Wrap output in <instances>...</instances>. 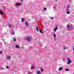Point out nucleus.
<instances>
[{
  "label": "nucleus",
  "instance_id": "obj_20",
  "mask_svg": "<svg viewBox=\"0 0 74 74\" xmlns=\"http://www.w3.org/2000/svg\"><path fill=\"white\" fill-rule=\"evenodd\" d=\"M50 19H54L53 17H50Z\"/></svg>",
  "mask_w": 74,
  "mask_h": 74
},
{
  "label": "nucleus",
  "instance_id": "obj_7",
  "mask_svg": "<svg viewBox=\"0 0 74 74\" xmlns=\"http://www.w3.org/2000/svg\"><path fill=\"white\" fill-rule=\"evenodd\" d=\"M4 14V12L2 11V10H0V14L3 15Z\"/></svg>",
  "mask_w": 74,
  "mask_h": 74
},
{
  "label": "nucleus",
  "instance_id": "obj_36",
  "mask_svg": "<svg viewBox=\"0 0 74 74\" xmlns=\"http://www.w3.org/2000/svg\"><path fill=\"white\" fill-rule=\"evenodd\" d=\"M31 49H32V47H31Z\"/></svg>",
  "mask_w": 74,
  "mask_h": 74
},
{
  "label": "nucleus",
  "instance_id": "obj_12",
  "mask_svg": "<svg viewBox=\"0 0 74 74\" xmlns=\"http://www.w3.org/2000/svg\"><path fill=\"white\" fill-rule=\"evenodd\" d=\"M7 59H11V56H8L7 57Z\"/></svg>",
  "mask_w": 74,
  "mask_h": 74
},
{
  "label": "nucleus",
  "instance_id": "obj_10",
  "mask_svg": "<svg viewBox=\"0 0 74 74\" xmlns=\"http://www.w3.org/2000/svg\"><path fill=\"white\" fill-rule=\"evenodd\" d=\"M41 72L40 71H38L37 72V73L38 74H41Z\"/></svg>",
  "mask_w": 74,
  "mask_h": 74
},
{
  "label": "nucleus",
  "instance_id": "obj_35",
  "mask_svg": "<svg viewBox=\"0 0 74 74\" xmlns=\"http://www.w3.org/2000/svg\"><path fill=\"white\" fill-rule=\"evenodd\" d=\"M56 26H58V25H56Z\"/></svg>",
  "mask_w": 74,
  "mask_h": 74
},
{
  "label": "nucleus",
  "instance_id": "obj_28",
  "mask_svg": "<svg viewBox=\"0 0 74 74\" xmlns=\"http://www.w3.org/2000/svg\"><path fill=\"white\" fill-rule=\"evenodd\" d=\"M2 8H5V6H2Z\"/></svg>",
  "mask_w": 74,
  "mask_h": 74
},
{
  "label": "nucleus",
  "instance_id": "obj_16",
  "mask_svg": "<svg viewBox=\"0 0 74 74\" xmlns=\"http://www.w3.org/2000/svg\"><path fill=\"white\" fill-rule=\"evenodd\" d=\"M67 12V14H70V12L68 11H66Z\"/></svg>",
  "mask_w": 74,
  "mask_h": 74
},
{
  "label": "nucleus",
  "instance_id": "obj_34",
  "mask_svg": "<svg viewBox=\"0 0 74 74\" xmlns=\"http://www.w3.org/2000/svg\"><path fill=\"white\" fill-rule=\"evenodd\" d=\"M61 28H62V26H61Z\"/></svg>",
  "mask_w": 74,
  "mask_h": 74
},
{
  "label": "nucleus",
  "instance_id": "obj_37",
  "mask_svg": "<svg viewBox=\"0 0 74 74\" xmlns=\"http://www.w3.org/2000/svg\"><path fill=\"white\" fill-rule=\"evenodd\" d=\"M73 14H74V13H73Z\"/></svg>",
  "mask_w": 74,
  "mask_h": 74
},
{
  "label": "nucleus",
  "instance_id": "obj_17",
  "mask_svg": "<svg viewBox=\"0 0 74 74\" xmlns=\"http://www.w3.org/2000/svg\"><path fill=\"white\" fill-rule=\"evenodd\" d=\"M13 41H14V42H15V41H16V38H13Z\"/></svg>",
  "mask_w": 74,
  "mask_h": 74
},
{
  "label": "nucleus",
  "instance_id": "obj_31",
  "mask_svg": "<svg viewBox=\"0 0 74 74\" xmlns=\"http://www.w3.org/2000/svg\"><path fill=\"white\" fill-rule=\"evenodd\" d=\"M73 51H74V46H73Z\"/></svg>",
  "mask_w": 74,
  "mask_h": 74
},
{
  "label": "nucleus",
  "instance_id": "obj_21",
  "mask_svg": "<svg viewBox=\"0 0 74 74\" xmlns=\"http://www.w3.org/2000/svg\"><path fill=\"white\" fill-rule=\"evenodd\" d=\"M36 31L38 32V27H36Z\"/></svg>",
  "mask_w": 74,
  "mask_h": 74
},
{
  "label": "nucleus",
  "instance_id": "obj_11",
  "mask_svg": "<svg viewBox=\"0 0 74 74\" xmlns=\"http://www.w3.org/2000/svg\"><path fill=\"white\" fill-rule=\"evenodd\" d=\"M12 26H13V25H11V24H10L9 25V27H10V28H11Z\"/></svg>",
  "mask_w": 74,
  "mask_h": 74
},
{
  "label": "nucleus",
  "instance_id": "obj_5",
  "mask_svg": "<svg viewBox=\"0 0 74 74\" xmlns=\"http://www.w3.org/2000/svg\"><path fill=\"white\" fill-rule=\"evenodd\" d=\"M16 5L17 6H21V4L16 3Z\"/></svg>",
  "mask_w": 74,
  "mask_h": 74
},
{
  "label": "nucleus",
  "instance_id": "obj_8",
  "mask_svg": "<svg viewBox=\"0 0 74 74\" xmlns=\"http://www.w3.org/2000/svg\"><path fill=\"white\" fill-rule=\"evenodd\" d=\"M70 25L67 24V28L68 29H69L70 28Z\"/></svg>",
  "mask_w": 74,
  "mask_h": 74
},
{
  "label": "nucleus",
  "instance_id": "obj_33",
  "mask_svg": "<svg viewBox=\"0 0 74 74\" xmlns=\"http://www.w3.org/2000/svg\"><path fill=\"white\" fill-rule=\"evenodd\" d=\"M21 2H22V0H21Z\"/></svg>",
  "mask_w": 74,
  "mask_h": 74
},
{
  "label": "nucleus",
  "instance_id": "obj_3",
  "mask_svg": "<svg viewBox=\"0 0 74 74\" xmlns=\"http://www.w3.org/2000/svg\"><path fill=\"white\" fill-rule=\"evenodd\" d=\"M15 47L16 48H20V46L19 45H16Z\"/></svg>",
  "mask_w": 74,
  "mask_h": 74
},
{
  "label": "nucleus",
  "instance_id": "obj_26",
  "mask_svg": "<svg viewBox=\"0 0 74 74\" xmlns=\"http://www.w3.org/2000/svg\"><path fill=\"white\" fill-rule=\"evenodd\" d=\"M40 32L41 33H42V30H40Z\"/></svg>",
  "mask_w": 74,
  "mask_h": 74
},
{
  "label": "nucleus",
  "instance_id": "obj_6",
  "mask_svg": "<svg viewBox=\"0 0 74 74\" xmlns=\"http://www.w3.org/2000/svg\"><path fill=\"white\" fill-rule=\"evenodd\" d=\"M25 23L26 24V25L27 27L29 26V24H28V23L27 22V21L25 22Z\"/></svg>",
  "mask_w": 74,
  "mask_h": 74
},
{
  "label": "nucleus",
  "instance_id": "obj_18",
  "mask_svg": "<svg viewBox=\"0 0 74 74\" xmlns=\"http://www.w3.org/2000/svg\"><path fill=\"white\" fill-rule=\"evenodd\" d=\"M53 36L54 37H55H55H56V34H54Z\"/></svg>",
  "mask_w": 74,
  "mask_h": 74
},
{
  "label": "nucleus",
  "instance_id": "obj_14",
  "mask_svg": "<svg viewBox=\"0 0 74 74\" xmlns=\"http://www.w3.org/2000/svg\"><path fill=\"white\" fill-rule=\"evenodd\" d=\"M12 35H14V34H15V32H14V31H12Z\"/></svg>",
  "mask_w": 74,
  "mask_h": 74
},
{
  "label": "nucleus",
  "instance_id": "obj_9",
  "mask_svg": "<svg viewBox=\"0 0 74 74\" xmlns=\"http://www.w3.org/2000/svg\"><path fill=\"white\" fill-rule=\"evenodd\" d=\"M59 70V71H61V70H63V68L62 67H60L59 69H58Z\"/></svg>",
  "mask_w": 74,
  "mask_h": 74
},
{
  "label": "nucleus",
  "instance_id": "obj_27",
  "mask_svg": "<svg viewBox=\"0 0 74 74\" xmlns=\"http://www.w3.org/2000/svg\"><path fill=\"white\" fill-rule=\"evenodd\" d=\"M2 52H2V51H0V54H1H1H2Z\"/></svg>",
  "mask_w": 74,
  "mask_h": 74
},
{
  "label": "nucleus",
  "instance_id": "obj_19",
  "mask_svg": "<svg viewBox=\"0 0 74 74\" xmlns=\"http://www.w3.org/2000/svg\"><path fill=\"white\" fill-rule=\"evenodd\" d=\"M31 69H34V66H32L31 67Z\"/></svg>",
  "mask_w": 74,
  "mask_h": 74
},
{
  "label": "nucleus",
  "instance_id": "obj_15",
  "mask_svg": "<svg viewBox=\"0 0 74 74\" xmlns=\"http://www.w3.org/2000/svg\"><path fill=\"white\" fill-rule=\"evenodd\" d=\"M21 22H23V21H25V18H22L21 20Z\"/></svg>",
  "mask_w": 74,
  "mask_h": 74
},
{
  "label": "nucleus",
  "instance_id": "obj_1",
  "mask_svg": "<svg viewBox=\"0 0 74 74\" xmlns=\"http://www.w3.org/2000/svg\"><path fill=\"white\" fill-rule=\"evenodd\" d=\"M26 39L27 40V41H29V42H30V41H32L31 38L29 37H27L26 38Z\"/></svg>",
  "mask_w": 74,
  "mask_h": 74
},
{
  "label": "nucleus",
  "instance_id": "obj_22",
  "mask_svg": "<svg viewBox=\"0 0 74 74\" xmlns=\"http://www.w3.org/2000/svg\"><path fill=\"white\" fill-rule=\"evenodd\" d=\"M40 70L42 72L43 71L44 69H42V68H41L40 69Z\"/></svg>",
  "mask_w": 74,
  "mask_h": 74
},
{
  "label": "nucleus",
  "instance_id": "obj_23",
  "mask_svg": "<svg viewBox=\"0 0 74 74\" xmlns=\"http://www.w3.org/2000/svg\"><path fill=\"white\" fill-rule=\"evenodd\" d=\"M44 11H46L47 10V8H44Z\"/></svg>",
  "mask_w": 74,
  "mask_h": 74
},
{
  "label": "nucleus",
  "instance_id": "obj_13",
  "mask_svg": "<svg viewBox=\"0 0 74 74\" xmlns=\"http://www.w3.org/2000/svg\"><path fill=\"white\" fill-rule=\"evenodd\" d=\"M69 69L68 68L66 69H65V71H69Z\"/></svg>",
  "mask_w": 74,
  "mask_h": 74
},
{
  "label": "nucleus",
  "instance_id": "obj_30",
  "mask_svg": "<svg viewBox=\"0 0 74 74\" xmlns=\"http://www.w3.org/2000/svg\"><path fill=\"white\" fill-rule=\"evenodd\" d=\"M68 10H69V8H67V10H66V11H68Z\"/></svg>",
  "mask_w": 74,
  "mask_h": 74
},
{
  "label": "nucleus",
  "instance_id": "obj_32",
  "mask_svg": "<svg viewBox=\"0 0 74 74\" xmlns=\"http://www.w3.org/2000/svg\"><path fill=\"white\" fill-rule=\"evenodd\" d=\"M56 1H58V0H56Z\"/></svg>",
  "mask_w": 74,
  "mask_h": 74
},
{
  "label": "nucleus",
  "instance_id": "obj_24",
  "mask_svg": "<svg viewBox=\"0 0 74 74\" xmlns=\"http://www.w3.org/2000/svg\"><path fill=\"white\" fill-rule=\"evenodd\" d=\"M67 49V47H65L64 48V49Z\"/></svg>",
  "mask_w": 74,
  "mask_h": 74
},
{
  "label": "nucleus",
  "instance_id": "obj_2",
  "mask_svg": "<svg viewBox=\"0 0 74 74\" xmlns=\"http://www.w3.org/2000/svg\"><path fill=\"white\" fill-rule=\"evenodd\" d=\"M71 63V61L70 60V59L69 58H68V62H67V64H70Z\"/></svg>",
  "mask_w": 74,
  "mask_h": 74
},
{
  "label": "nucleus",
  "instance_id": "obj_25",
  "mask_svg": "<svg viewBox=\"0 0 74 74\" xmlns=\"http://www.w3.org/2000/svg\"><path fill=\"white\" fill-rule=\"evenodd\" d=\"M6 68H7V69H9V66H7Z\"/></svg>",
  "mask_w": 74,
  "mask_h": 74
},
{
  "label": "nucleus",
  "instance_id": "obj_29",
  "mask_svg": "<svg viewBox=\"0 0 74 74\" xmlns=\"http://www.w3.org/2000/svg\"><path fill=\"white\" fill-rule=\"evenodd\" d=\"M69 7H70V5H68L67 6V8H69Z\"/></svg>",
  "mask_w": 74,
  "mask_h": 74
},
{
  "label": "nucleus",
  "instance_id": "obj_4",
  "mask_svg": "<svg viewBox=\"0 0 74 74\" xmlns=\"http://www.w3.org/2000/svg\"><path fill=\"white\" fill-rule=\"evenodd\" d=\"M57 30H58V28L57 27H55V29H54V32H56Z\"/></svg>",
  "mask_w": 74,
  "mask_h": 74
}]
</instances>
